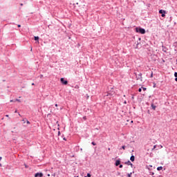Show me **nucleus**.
I'll return each instance as SVG.
<instances>
[{
    "mask_svg": "<svg viewBox=\"0 0 177 177\" xmlns=\"http://www.w3.org/2000/svg\"><path fill=\"white\" fill-rule=\"evenodd\" d=\"M134 74L136 75V80L137 81H139V80H140V81H141V82H143V77H142V75H143L142 74V73H140L138 75L136 73H134Z\"/></svg>",
    "mask_w": 177,
    "mask_h": 177,
    "instance_id": "nucleus-1",
    "label": "nucleus"
},
{
    "mask_svg": "<svg viewBox=\"0 0 177 177\" xmlns=\"http://www.w3.org/2000/svg\"><path fill=\"white\" fill-rule=\"evenodd\" d=\"M136 32L140 34H146V30L143 28H136Z\"/></svg>",
    "mask_w": 177,
    "mask_h": 177,
    "instance_id": "nucleus-2",
    "label": "nucleus"
},
{
    "mask_svg": "<svg viewBox=\"0 0 177 177\" xmlns=\"http://www.w3.org/2000/svg\"><path fill=\"white\" fill-rule=\"evenodd\" d=\"M60 82L63 85H67L68 84V81L64 80V77L61 78Z\"/></svg>",
    "mask_w": 177,
    "mask_h": 177,
    "instance_id": "nucleus-3",
    "label": "nucleus"
},
{
    "mask_svg": "<svg viewBox=\"0 0 177 177\" xmlns=\"http://www.w3.org/2000/svg\"><path fill=\"white\" fill-rule=\"evenodd\" d=\"M159 13L161 15L162 17H165V13H167V11L164 10H160Z\"/></svg>",
    "mask_w": 177,
    "mask_h": 177,
    "instance_id": "nucleus-4",
    "label": "nucleus"
},
{
    "mask_svg": "<svg viewBox=\"0 0 177 177\" xmlns=\"http://www.w3.org/2000/svg\"><path fill=\"white\" fill-rule=\"evenodd\" d=\"M35 177H44V174L42 173H36Z\"/></svg>",
    "mask_w": 177,
    "mask_h": 177,
    "instance_id": "nucleus-5",
    "label": "nucleus"
},
{
    "mask_svg": "<svg viewBox=\"0 0 177 177\" xmlns=\"http://www.w3.org/2000/svg\"><path fill=\"white\" fill-rule=\"evenodd\" d=\"M120 164H121V160H117L115 161V165L116 167H118V165H120Z\"/></svg>",
    "mask_w": 177,
    "mask_h": 177,
    "instance_id": "nucleus-6",
    "label": "nucleus"
},
{
    "mask_svg": "<svg viewBox=\"0 0 177 177\" xmlns=\"http://www.w3.org/2000/svg\"><path fill=\"white\" fill-rule=\"evenodd\" d=\"M151 107L153 110H156V109L157 108V106L156 105H154V104H151Z\"/></svg>",
    "mask_w": 177,
    "mask_h": 177,
    "instance_id": "nucleus-7",
    "label": "nucleus"
},
{
    "mask_svg": "<svg viewBox=\"0 0 177 177\" xmlns=\"http://www.w3.org/2000/svg\"><path fill=\"white\" fill-rule=\"evenodd\" d=\"M130 160H131V161H132V162H133V161H135V156L132 155L130 157Z\"/></svg>",
    "mask_w": 177,
    "mask_h": 177,
    "instance_id": "nucleus-8",
    "label": "nucleus"
},
{
    "mask_svg": "<svg viewBox=\"0 0 177 177\" xmlns=\"http://www.w3.org/2000/svg\"><path fill=\"white\" fill-rule=\"evenodd\" d=\"M127 165H132V162L131 161L128 160L127 162H124Z\"/></svg>",
    "mask_w": 177,
    "mask_h": 177,
    "instance_id": "nucleus-9",
    "label": "nucleus"
},
{
    "mask_svg": "<svg viewBox=\"0 0 177 177\" xmlns=\"http://www.w3.org/2000/svg\"><path fill=\"white\" fill-rule=\"evenodd\" d=\"M162 50H163L165 53H167V47L162 46Z\"/></svg>",
    "mask_w": 177,
    "mask_h": 177,
    "instance_id": "nucleus-10",
    "label": "nucleus"
},
{
    "mask_svg": "<svg viewBox=\"0 0 177 177\" xmlns=\"http://www.w3.org/2000/svg\"><path fill=\"white\" fill-rule=\"evenodd\" d=\"M161 169H162V167L160 166L157 167V171H161Z\"/></svg>",
    "mask_w": 177,
    "mask_h": 177,
    "instance_id": "nucleus-11",
    "label": "nucleus"
},
{
    "mask_svg": "<svg viewBox=\"0 0 177 177\" xmlns=\"http://www.w3.org/2000/svg\"><path fill=\"white\" fill-rule=\"evenodd\" d=\"M39 39V37L38 36H35V41H38Z\"/></svg>",
    "mask_w": 177,
    "mask_h": 177,
    "instance_id": "nucleus-12",
    "label": "nucleus"
},
{
    "mask_svg": "<svg viewBox=\"0 0 177 177\" xmlns=\"http://www.w3.org/2000/svg\"><path fill=\"white\" fill-rule=\"evenodd\" d=\"M15 102H19V103H21V100H19V99H15Z\"/></svg>",
    "mask_w": 177,
    "mask_h": 177,
    "instance_id": "nucleus-13",
    "label": "nucleus"
},
{
    "mask_svg": "<svg viewBox=\"0 0 177 177\" xmlns=\"http://www.w3.org/2000/svg\"><path fill=\"white\" fill-rule=\"evenodd\" d=\"M131 175H132V172H131L130 174H127V176H128V177H131Z\"/></svg>",
    "mask_w": 177,
    "mask_h": 177,
    "instance_id": "nucleus-14",
    "label": "nucleus"
},
{
    "mask_svg": "<svg viewBox=\"0 0 177 177\" xmlns=\"http://www.w3.org/2000/svg\"><path fill=\"white\" fill-rule=\"evenodd\" d=\"M91 145H93V146H96V143L95 142H92Z\"/></svg>",
    "mask_w": 177,
    "mask_h": 177,
    "instance_id": "nucleus-15",
    "label": "nucleus"
},
{
    "mask_svg": "<svg viewBox=\"0 0 177 177\" xmlns=\"http://www.w3.org/2000/svg\"><path fill=\"white\" fill-rule=\"evenodd\" d=\"M141 88L143 90V91H147V88H146L145 87H141Z\"/></svg>",
    "mask_w": 177,
    "mask_h": 177,
    "instance_id": "nucleus-16",
    "label": "nucleus"
},
{
    "mask_svg": "<svg viewBox=\"0 0 177 177\" xmlns=\"http://www.w3.org/2000/svg\"><path fill=\"white\" fill-rule=\"evenodd\" d=\"M83 120H84V121H86V120H87V119H86V116H84V117H83Z\"/></svg>",
    "mask_w": 177,
    "mask_h": 177,
    "instance_id": "nucleus-17",
    "label": "nucleus"
},
{
    "mask_svg": "<svg viewBox=\"0 0 177 177\" xmlns=\"http://www.w3.org/2000/svg\"><path fill=\"white\" fill-rule=\"evenodd\" d=\"M125 145L122 146V149H123V150H125Z\"/></svg>",
    "mask_w": 177,
    "mask_h": 177,
    "instance_id": "nucleus-18",
    "label": "nucleus"
},
{
    "mask_svg": "<svg viewBox=\"0 0 177 177\" xmlns=\"http://www.w3.org/2000/svg\"><path fill=\"white\" fill-rule=\"evenodd\" d=\"M86 176H87V177H91V174L88 173Z\"/></svg>",
    "mask_w": 177,
    "mask_h": 177,
    "instance_id": "nucleus-19",
    "label": "nucleus"
},
{
    "mask_svg": "<svg viewBox=\"0 0 177 177\" xmlns=\"http://www.w3.org/2000/svg\"><path fill=\"white\" fill-rule=\"evenodd\" d=\"M174 77H177V72L174 73Z\"/></svg>",
    "mask_w": 177,
    "mask_h": 177,
    "instance_id": "nucleus-20",
    "label": "nucleus"
},
{
    "mask_svg": "<svg viewBox=\"0 0 177 177\" xmlns=\"http://www.w3.org/2000/svg\"><path fill=\"white\" fill-rule=\"evenodd\" d=\"M75 88L76 89H78V88H80V86H79L78 85H76V86H75Z\"/></svg>",
    "mask_w": 177,
    "mask_h": 177,
    "instance_id": "nucleus-21",
    "label": "nucleus"
},
{
    "mask_svg": "<svg viewBox=\"0 0 177 177\" xmlns=\"http://www.w3.org/2000/svg\"><path fill=\"white\" fill-rule=\"evenodd\" d=\"M150 77L151 78H153V72H151Z\"/></svg>",
    "mask_w": 177,
    "mask_h": 177,
    "instance_id": "nucleus-22",
    "label": "nucleus"
},
{
    "mask_svg": "<svg viewBox=\"0 0 177 177\" xmlns=\"http://www.w3.org/2000/svg\"><path fill=\"white\" fill-rule=\"evenodd\" d=\"M138 92H142V88H140L138 89Z\"/></svg>",
    "mask_w": 177,
    "mask_h": 177,
    "instance_id": "nucleus-23",
    "label": "nucleus"
},
{
    "mask_svg": "<svg viewBox=\"0 0 177 177\" xmlns=\"http://www.w3.org/2000/svg\"><path fill=\"white\" fill-rule=\"evenodd\" d=\"M156 147H157V145H154L153 148L152 149V150H154V149H156Z\"/></svg>",
    "mask_w": 177,
    "mask_h": 177,
    "instance_id": "nucleus-24",
    "label": "nucleus"
},
{
    "mask_svg": "<svg viewBox=\"0 0 177 177\" xmlns=\"http://www.w3.org/2000/svg\"><path fill=\"white\" fill-rule=\"evenodd\" d=\"M17 27H18L19 28H20V27H21V25L18 24V25H17Z\"/></svg>",
    "mask_w": 177,
    "mask_h": 177,
    "instance_id": "nucleus-25",
    "label": "nucleus"
},
{
    "mask_svg": "<svg viewBox=\"0 0 177 177\" xmlns=\"http://www.w3.org/2000/svg\"><path fill=\"white\" fill-rule=\"evenodd\" d=\"M122 165H119V168H122Z\"/></svg>",
    "mask_w": 177,
    "mask_h": 177,
    "instance_id": "nucleus-26",
    "label": "nucleus"
},
{
    "mask_svg": "<svg viewBox=\"0 0 177 177\" xmlns=\"http://www.w3.org/2000/svg\"><path fill=\"white\" fill-rule=\"evenodd\" d=\"M60 135H61L60 131H58V136H60Z\"/></svg>",
    "mask_w": 177,
    "mask_h": 177,
    "instance_id": "nucleus-27",
    "label": "nucleus"
},
{
    "mask_svg": "<svg viewBox=\"0 0 177 177\" xmlns=\"http://www.w3.org/2000/svg\"><path fill=\"white\" fill-rule=\"evenodd\" d=\"M131 165V168H133V164L131 163V165Z\"/></svg>",
    "mask_w": 177,
    "mask_h": 177,
    "instance_id": "nucleus-28",
    "label": "nucleus"
},
{
    "mask_svg": "<svg viewBox=\"0 0 177 177\" xmlns=\"http://www.w3.org/2000/svg\"><path fill=\"white\" fill-rule=\"evenodd\" d=\"M27 124H30V121L26 120Z\"/></svg>",
    "mask_w": 177,
    "mask_h": 177,
    "instance_id": "nucleus-29",
    "label": "nucleus"
},
{
    "mask_svg": "<svg viewBox=\"0 0 177 177\" xmlns=\"http://www.w3.org/2000/svg\"><path fill=\"white\" fill-rule=\"evenodd\" d=\"M151 175H154V172L151 171Z\"/></svg>",
    "mask_w": 177,
    "mask_h": 177,
    "instance_id": "nucleus-30",
    "label": "nucleus"
},
{
    "mask_svg": "<svg viewBox=\"0 0 177 177\" xmlns=\"http://www.w3.org/2000/svg\"><path fill=\"white\" fill-rule=\"evenodd\" d=\"M44 77V75H40V78H42Z\"/></svg>",
    "mask_w": 177,
    "mask_h": 177,
    "instance_id": "nucleus-31",
    "label": "nucleus"
},
{
    "mask_svg": "<svg viewBox=\"0 0 177 177\" xmlns=\"http://www.w3.org/2000/svg\"><path fill=\"white\" fill-rule=\"evenodd\" d=\"M26 119H24L22 121L25 123Z\"/></svg>",
    "mask_w": 177,
    "mask_h": 177,
    "instance_id": "nucleus-32",
    "label": "nucleus"
},
{
    "mask_svg": "<svg viewBox=\"0 0 177 177\" xmlns=\"http://www.w3.org/2000/svg\"><path fill=\"white\" fill-rule=\"evenodd\" d=\"M25 168H28V167L27 166V165H25Z\"/></svg>",
    "mask_w": 177,
    "mask_h": 177,
    "instance_id": "nucleus-33",
    "label": "nucleus"
},
{
    "mask_svg": "<svg viewBox=\"0 0 177 177\" xmlns=\"http://www.w3.org/2000/svg\"><path fill=\"white\" fill-rule=\"evenodd\" d=\"M124 104H127V101H124Z\"/></svg>",
    "mask_w": 177,
    "mask_h": 177,
    "instance_id": "nucleus-34",
    "label": "nucleus"
},
{
    "mask_svg": "<svg viewBox=\"0 0 177 177\" xmlns=\"http://www.w3.org/2000/svg\"><path fill=\"white\" fill-rule=\"evenodd\" d=\"M175 81L177 82V77L175 78Z\"/></svg>",
    "mask_w": 177,
    "mask_h": 177,
    "instance_id": "nucleus-35",
    "label": "nucleus"
},
{
    "mask_svg": "<svg viewBox=\"0 0 177 177\" xmlns=\"http://www.w3.org/2000/svg\"><path fill=\"white\" fill-rule=\"evenodd\" d=\"M63 140H67L66 139V138H64Z\"/></svg>",
    "mask_w": 177,
    "mask_h": 177,
    "instance_id": "nucleus-36",
    "label": "nucleus"
},
{
    "mask_svg": "<svg viewBox=\"0 0 177 177\" xmlns=\"http://www.w3.org/2000/svg\"><path fill=\"white\" fill-rule=\"evenodd\" d=\"M6 117H9V115H6Z\"/></svg>",
    "mask_w": 177,
    "mask_h": 177,
    "instance_id": "nucleus-37",
    "label": "nucleus"
},
{
    "mask_svg": "<svg viewBox=\"0 0 177 177\" xmlns=\"http://www.w3.org/2000/svg\"><path fill=\"white\" fill-rule=\"evenodd\" d=\"M55 107H57V104H55Z\"/></svg>",
    "mask_w": 177,
    "mask_h": 177,
    "instance_id": "nucleus-38",
    "label": "nucleus"
},
{
    "mask_svg": "<svg viewBox=\"0 0 177 177\" xmlns=\"http://www.w3.org/2000/svg\"><path fill=\"white\" fill-rule=\"evenodd\" d=\"M10 102H13V100H11Z\"/></svg>",
    "mask_w": 177,
    "mask_h": 177,
    "instance_id": "nucleus-39",
    "label": "nucleus"
},
{
    "mask_svg": "<svg viewBox=\"0 0 177 177\" xmlns=\"http://www.w3.org/2000/svg\"><path fill=\"white\" fill-rule=\"evenodd\" d=\"M1 160H2V157H0V161H1Z\"/></svg>",
    "mask_w": 177,
    "mask_h": 177,
    "instance_id": "nucleus-40",
    "label": "nucleus"
},
{
    "mask_svg": "<svg viewBox=\"0 0 177 177\" xmlns=\"http://www.w3.org/2000/svg\"><path fill=\"white\" fill-rule=\"evenodd\" d=\"M153 88H156V84L153 85Z\"/></svg>",
    "mask_w": 177,
    "mask_h": 177,
    "instance_id": "nucleus-41",
    "label": "nucleus"
},
{
    "mask_svg": "<svg viewBox=\"0 0 177 177\" xmlns=\"http://www.w3.org/2000/svg\"><path fill=\"white\" fill-rule=\"evenodd\" d=\"M108 150L110 151L111 149H110V148H108Z\"/></svg>",
    "mask_w": 177,
    "mask_h": 177,
    "instance_id": "nucleus-42",
    "label": "nucleus"
},
{
    "mask_svg": "<svg viewBox=\"0 0 177 177\" xmlns=\"http://www.w3.org/2000/svg\"><path fill=\"white\" fill-rule=\"evenodd\" d=\"M20 5H21V6H23V3H21Z\"/></svg>",
    "mask_w": 177,
    "mask_h": 177,
    "instance_id": "nucleus-43",
    "label": "nucleus"
},
{
    "mask_svg": "<svg viewBox=\"0 0 177 177\" xmlns=\"http://www.w3.org/2000/svg\"><path fill=\"white\" fill-rule=\"evenodd\" d=\"M32 85H35V84H34V83H32Z\"/></svg>",
    "mask_w": 177,
    "mask_h": 177,
    "instance_id": "nucleus-44",
    "label": "nucleus"
},
{
    "mask_svg": "<svg viewBox=\"0 0 177 177\" xmlns=\"http://www.w3.org/2000/svg\"><path fill=\"white\" fill-rule=\"evenodd\" d=\"M15 113H17V110H16V111H15Z\"/></svg>",
    "mask_w": 177,
    "mask_h": 177,
    "instance_id": "nucleus-45",
    "label": "nucleus"
},
{
    "mask_svg": "<svg viewBox=\"0 0 177 177\" xmlns=\"http://www.w3.org/2000/svg\"><path fill=\"white\" fill-rule=\"evenodd\" d=\"M149 167L151 168L153 166L152 165H149Z\"/></svg>",
    "mask_w": 177,
    "mask_h": 177,
    "instance_id": "nucleus-46",
    "label": "nucleus"
},
{
    "mask_svg": "<svg viewBox=\"0 0 177 177\" xmlns=\"http://www.w3.org/2000/svg\"><path fill=\"white\" fill-rule=\"evenodd\" d=\"M0 167H2V165L0 163Z\"/></svg>",
    "mask_w": 177,
    "mask_h": 177,
    "instance_id": "nucleus-47",
    "label": "nucleus"
},
{
    "mask_svg": "<svg viewBox=\"0 0 177 177\" xmlns=\"http://www.w3.org/2000/svg\"><path fill=\"white\" fill-rule=\"evenodd\" d=\"M74 177H78V176H75Z\"/></svg>",
    "mask_w": 177,
    "mask_h": 177,
    "instance_id": "nucleus-48",
    "label": "nucleus"
},
{
    "mask_svg": "<svg viewBox=\"0 0 177 177\" xmlns=\"http://www.w3.org/2000/svg\"><path fill=\"white\" fill-rule=\"evenodd\" d=\"M148 6H150V4H148Z\"/></svg>",
    "mask_w": 177,
    "mask_h": 177,
    "instance_id": "nucleus-49",
    "label": "nucleus"
},
{
    "mask_svg": "<svg viewBox=\"0 0 177 177\" xmlns=\"http://www.w3.org/2000/svg\"><path fill=\"white\" fill-rule=\"evenodd\" d=\"M148 6H150V4H148Z\"/></svg>",
    "mask_w": 177,
    "mask_h": 177,
    "instance_id": "nucleus-50",
    "label": "nucleus"
},
{
    "mask_svg": "<svg viewBox=\"0 0 177 177\" xmlns=\"http://www.w3.org/2000/svg\"><path fill=\"white\" fill-rule=\"evenodd\" d=\"M132 99H134L133 96L132 97Z\"/></svg>",
    "mask_w": 177,
    "mask_h": 177,
    "instance_id": "nucleus-51",
    "label": "nucleus"
},
{
    "mask_svg": "<svg viewBox=\"0 0 177 177\" xmlns=\"http://www.w3.org/2000/svg\"><path fill=\"white\" fill-rule=\"evenodd\" d=\"M132 122H133V120H131V123H132Z\"/></svg>",
    "mask_w": 177,
    "mask_h": 177,
    "instance_id": "nucleus-52",
    "label": "nucleus"
},
{
    "mask_svg": "<svg viewBox=\"0 0 177 177\" xmlns=\"http://www.w3.org/2000/svg\"><path fill=\"white\" fill-rule=\"evenodd\" d=\"M47 176H50V175H49V174H48Z\"/></svg>",
    "mask_w": 177,
    "mask_h": 177,
    "instance_id": "nucleus-53",
    "label": "nucleus"
},
{
    "mask_svg": "<svg viewBox=\"0 0 177 177\" xmlns=\"http://www.w3.org/2000/svg\"><path fill=\"white\" fill-rule=\"evenodd\" d=\"M139 40L140 41V38H139Z\"/></svg>",
    "mask_w": 177,
    "mask_h": 177,
    "instance_id": "nucleus-54",
    "label": "nucleus"
},
{
    "mask_svg": "<svg viewBox=\"0 0 177 177\" xmlns=\"http://www.w3.org/2000/svg\"><path fill=\"white\" fill-rule=\"evenodd\" d=\"M84 177H88V176H85Z\"/></svg>",
    "mask_w": 177,
    "mask_h": 177,
    "instance_id": "nucleus-55",
    "label": "nucleus"
}]
</instances>
